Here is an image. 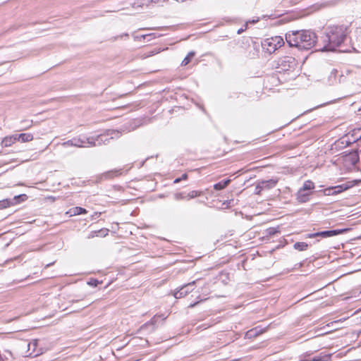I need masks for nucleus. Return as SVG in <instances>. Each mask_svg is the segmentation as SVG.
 <instances>
[{
    "label": "nucleus",
    "mask_w": 361,
    "mask_h": 361,
    "mask_svg": "<svg viewBox=\"0 0 361 361\" xmlns=\"http://www.w3.org/2000/svg\"><path fill=\"white\" fill-rule=\"evenodd\" d=\"M203 195V192L192 190L188 193L182 192V200H189L197 196H200Z\"/></svg>",
    "instance_id": "9d476101"
},
{
    "label": "nucleus",
    "mask_w": 361,
    "mask_h": 361,
    "mask_svg": "<svg viewBox=\"0 0 361 361\" xmlns=\"http://www.w3.org/2000/svg\"><path fill=\"white\" fill-rule=\"evenodd\" d=\"M286 40L290 47L308 50L314 47L317 37L310 30H292L286 34Z\"/></svg>",
    "instance_id": "f257e3e1"
},
{
    "label": "nucleus",
    "mask_w": 361,
    "mask_h": 361,
    "mask_svg": "<svg viewBox=\"0 0 361 361\" xmlns=\"http://www.w3.org/2000/svg\"><path fill=\"white\" fill-rule=\"evenodd\" d=\"M346 29L343 26L329 27L323 36L324 47L322 51H335L346 37Z\"/></svg>",
    "instance_id": "f03ea898"
},
{
    "label": "nucleus",
    "mask_w": 361,
    "mask_h": 361,
    "mask_svg": "<svg viewBox=\"0 0 361 361\" xmlns=\"http://www.w3.org/2000/svg\"><path fill=\"white\" fill-rule=\"evenodd\" d=\"M280 65L282 66L281 68L284 71L290 68H293L295 66V59L294 58L290 56L284 57L281 60Z\"/></svg>",
    "instance_id": "423d86ee"
},
{
    "label": "nucleus",
    "mask_w": 361,
    "mask_h": 361,
    "mask_svg": "<svg viewBox=\"0 0 361 361\" xmlns=\"http://www.w3.org/2000/svg\"><path fill=\"white\" fill-rule=\"evenodd\" d=\"M270 41H271V38L270 39H266L262 42V47L264 49H266V51L267 52H269V54L274 52L277 49L275 44L269 43V42H271Z\"/></svg>",
    "instance_id": "6e6552de"
},
{
    "label": "nucleus",
    "mask_w": 361,
    "mask_h": 361,
    "mask_svg": "<svg viewBox=\"0 0 361 361\" xmlns=\"http://www.w3.org/2000/svg\"><path fill=\"white\" fill-rule=\"evenodd\" d=\"M314 188V183L310 180H307L304 183L303 186L301 190L303 191L310 190Z\"/></svg>",
    "instance_id": "4be33fe9"
},
{
    "label": "nucleus",
    "mask_w": 361,
    "mask_h": 361,
    "mask_svg": "<svg viewBox=\"0 0 361 361\" xmlns=\"http://www.w3.org/2000/svg\"><path fill=\"white\" fill-rule=\"evenodd\" d=\"M352 186H353V185L348 182V183H343L341 185H336L335 190H337V191H338V192L341 193V192L350 188Z\"/></svg>",
    "instance_id": "dca6fc26"
},
{
    "label": "nucleus",
    "mask_w": 361,
    "mask_h": 361,
    "mask_svg": "<svg viewBox=\"0 0 361 361\" xmlns=\"http://www.w3.org/2000/svg\"><path fill=\"white\" fill-rule=\"evenodd\" d=\"M174 197L176 200H178L180 199V194L179 193L174 194Z\"/></svg>",
    "instance_id": "473e14b6"
},
{
    "label": "nucleus",
    "mask_w": 361,
    "mask_h": 361,
    "mask_svg": "<svg viewBox=\"0 0 361 361\" xmlns=\"http://www.w3.org/2000/svg\"><path fill=\"white\" fill-rule=\"evenodd\" d=\"M162 318V320H164L166 317H164V315H155L152 319V321L151 322L154 324L158 322V319L159 318Z\"/></svg>",
    "instance_id": "cd10ccee"
},
{
    "label": "nucleus",
    "mask_w": 361,
    "mask_h": 361,
    "mask_svg": "<svg viewBox=\"0 0 361 361\" xmlns=\"http://www.w3.org/2000/svg\"><path fill=\"white\" fill-rule=\"evenodd\" d=\"M259 183L262 185L263 190H269L274 188L276 185L278 183V179L271 178L269 180H260L259 181Z\"/></svg>",
    "instance_id": "0eeeda50"
},
{
    "label": "nucleus",
    "mask_w": 361,
    "mask_h": 361,
    "mask_svg": "<svg viewBox=\"0 0 361 361\" xmlns=\"http://www.w3.org/2000/svg\"><path fill=\"white\" fill-rule=\"evenodd\" d=\"M195 56V52L194 51H191L188 53V54L182 60V66L188 65L191 61L192 59Z\"/></svg>",
    "instance_id": "f3484780"
},
{
    "label": "nucleus",
    "mask_w": 361,
    "mask_h": 361,
    "mask_svg": "<svg viewBox=\"0 0 361 361\" xmlns=\"http://www.w3.org/2000/svg\"><path fill=\"white\" fill-rule=\"evenodd\" d=\"M160 50L159 49H154V50H152V51H147L146 53L144 54V57L145 58H147V57H150V56H152L158 53H159Z\"/></svg>",
    "instance_id": "393cba45"
},
{
    "label": "nucleus",
    "mask_w": 361,
    "mask_h": 361,
    "mask_svg": "<svg viewBox=\"0 0 361 361\" xmlns=\"http://www.w3.org/2000/svg\"><path fill=\"white\" fill-rule=\"evenodd\" d=\"M27 199V195L25 194L15 196L13 199H4L0 200V209L8 208L13 206L20 202H23Z\"/></svg>",
    "instance_id": "20e7f679"
},
{
    "label": "nucleus",
    "mask_w": 361,
    "mask_h": 361,
    "mask_svg": "<svg viewBox=\"0 0 361 361\" xmlns=\"http://www.w3.org/2000/svg\"><path fill=\"white\" fill-rule=\"evenodd\" d=\"M144 39H146L147 37H156V34L155 33H151V34H148V35H144L142 36Z\"/></svg>",
    "instance_id": "7c9ffc66"
},
{
    "label": "nucleus",
    "mask_w": 361,
    "mask_h": 361,
    "mask_svg": "<svg viewBox=\"0 0 361 361\" xmlns=\"http://www.w3.org/2000/svg\"><path fill=\"white\" fill-rule=\"evenodd\" d=\"M187 178V174H182V180H185Z\"/></svg>",
    "instance_id": "72a5a7b5"
},
{
    "label": "nucleus",
    "mask_w": 361,
    "mask_h": 361,
    "mask_svg": "<svg viewBox=\"0 0 361 361\" xmlns=\"http://www.w3.org/2000/svg\"><path fill=\"white\" fill-rule=\"evenodd\" d=\"M267 232L269 235H274L276 233L278 232V231L275 228H269L268 230H267Z\"/></svg>",
    "instance_id": "c756f323"
},
{
    "label": "nucleus",
    "mask_w": 361,
    "mask_h": 361,
    "mask_svg": "<svg viewBox=\"0 0 361 361\" xmlns=\"http://www.w3.org/2000/svg\"><path fill=\"white\" fill-rule=\"evenodd\" d=\"M309 195L308 192H305L302 190L300 189L297 194V200L300 202H306L309 200Z\"/></svg>",
    "instance_id": "f8f14e48"
},
{
    "label": "nucleus",
    "mask_w": 361,
    "mask_h": 361,
    "mask_svg": "<svg viewBox=\"0 0 361 361\" xmlns=\"http://www.w3.org/2000/svg\"><path fill=\"white\" fill-rule=\"evenodd\" d=\"M121 133L118 130H108L104 134L99 135L96 137H75L73 140L76 145L74 147H89L101 145L102 144H107L111 139L119 137Z\"/></svg>",
    "instance_id": "7ed1b4c3"
},
{
    "label": "nucleus",
    "mask_w": 361,
    "mask_h": 361,
    "mask_svg": "<svg viewBox=\"0 0 361 361\" xmlns=\"http://www.w3.org/2000/svg\"><path fill=\"white\" fill-rule=\"evenodd\" d=\"M240 32H241V30H238V34H240Z\"/></svg>",
    "instance_id": "e433bc0d"
},
{
    "label": "nucleus",
    "mask_w": 361,
    "mask_h": 361,
    "mask_svg": "<svg viewBox=\"0 0 361 361\" xmlns=\"http://www.w3.org/2000/svg\"><path fill=\"white\" fill-rule=\"evenodd\" d=\"M180 181V178H177L175 180H174V183H179Z\"/></svg>",
    "instance_id": "f704fd0d"
},
{
    "label": "nucleus",
    "mask_w": 361,
    "mask_h": 361,
    "mask_svg": "<svg viewBox=\"0 0 361 361\" xmlns=\"http://www.w3.org/2000/svg\"><path fill=\"white\" fill-rule=\"evenodd\" d=\"M264 331H265L264 329H259V327H256L255 329H252L250 330L247 332V334L250 336H257L262 334Z\"/></svg>",
    "instance_id": "6ab92c4d"
},
{
    "label": "nucleus",
    "mask_w": 361,
    "mask_h": 361,
    "mask_svg": "<svg viewBox=\"0 0 361 361\" xmlns=\"http://www.w3.org/2000/svg\"><path fill=\"white\" fill-rule=\"evenodd\" d=\"M194 284L195 281H192V283H188V284L185 285H182V295L183 294V290L185 294L186 295L189 291L190 287L194 286Z\"/></svg>",
    "instance_id": "b1692460"
},
{
    "label": "nucleus",
    "mask_w": 361,
    "mask_h": 361,
    "mask_svg": "<svg viewBox=\"0 0 361 361\" xmlns=\"http://www.w3.org/2000/svg\"><path fill=\"white\" fill-rule=\"evenodd\" d=\"M15 135L17 137V140H21L23 142H30L33 140V135L31 133H21Z\"/></svg>",
    "instance_id": "9b49d317"
},
{
    "label": "nucleus",
    "mask_w": 361,
    "mask_h": 361,
    "mask_svg": "<svg viewBox=\"0 0 361 361\" xmlns=\"http://www.w3.org/2000/svg\"><path fill=\"white\" fill-rule=\"evenodd\" d=\"M231 183L230 179H226L223 181L219 182L214 185V188L216 190H221L224 189Z\"/></svg>",
    "instance_id": "4468645a"
},
{
    "label": "nucleus",
    "mask_w": 361,
    "mask_h": 361,
    "mask_svg": "<svg viewBox=\"0 0 361 361\" xmlns=\"http://www.w3.org/2000/svg\"><path fill=\"white\" fill-rule=\"evenodd\" d=\"M329 5H330V4H329V3H327V2H326V3H324V4H323V7H326V6H328Z\"/></svg>",
    "instance_id": "c9c22d12"
},
{
    "label": "nucleus",
    "mask_w": 361,
    "mask_h": 361,
    "mask_svg": "<svg viewBox=\"0 0 361 361\" xmlns=\"http://www.w3.org/2000/svg\"><path fill=\"white\" fill-rule=\"evenodd\" d=\"M307 246H308L307 244L304 242H298L294 244V248L298 250H300V251H303V250H307Z\"/></svg>",
    "instance_id": "aec40b11"
},
{
    "label": "nucleus",
    "mask_w": 361,
    "mask_h": 361,
    "mask_svg": "<svg viewBox=\"0 0 361 361\" xmlns=\"http://www.w3.org/2000/svg\"><path fill=\"white\" fill-rule=\"evenodd\" d=\"M331 355L329 354H320L314 357L311 361H329Z\"/></svg>",
    "instance_id": "a211bd4d"
},
{
    "label": "nucleus",
    "mask_w": 361,
    "mask_h": 361,
    "mask_svg": "<svg viewBox=\"0 0 361 361\" xmlns=\"http://www.w3.org/2000/svg\"><path fill=\"white\" fill-rule=\"evenodd\" d=\"M122 173L121 169H115L106 172L103 174V177L105 178H111L120 176Z\"/></svg>",
    "instance_id": "ddd939ff"
},
{
    "label": "nucleus",
    "mask_w": 361,
    "mask_h": 361,
    "mask_svg": "<svg viewBox=\"0 0 361 361\" xmlns=\"http://www.w3.org/2000/svg\"><path fill=\"white\" fill-rule=\"evenodd\" d=\"M174 297L177 299L180 298V293H179V291H176L174 293Z\"/></svg>",
    "instance_id": "2f4dec72"
},
{
    "label": "nucleus",
    "mask_w": 361,
    "mask_h": 361,
    "mask_svg": "<svg viewBox=\"0 0 361 361\" xmlns=\"http://www.w3.org/2000/svg\"><path fill=\"white\" fill-rule=\"evenodd\" d=\"M336 187H329L324 190V193L326 195H336L339 194L338 191L337 190H335Z\"/></svg>",
    "instance_id": "412c9836"
},
{
    "label": "nucleus",
    "mask_w": 361,
    "mask_h": 361,
    "mask_svg": "<svg viewBox=\"0 0 361 361\" xmlns=\"http://www.w3.org/2000/svg\"><path fill=\"white\" fill-rule=\"evenodd\" d=\"M73 215H79L82 214H86L87 210L84 208L80 207H75L73 208Z\"/></svg>",
    "instance_id": "5701e85b"
},
{
    "label": "nucleus",
    "mask_w": 361,
    "mask_h": 361,
    "mask_svg": "<svg viewBox=\"0 0 361 361\" xmlns=\"http://www.w3.org/2000/svg\"><path fill=\"white\" fill-rule=\"evenodd\" d=\"M341 233H342L341 230L324 231L317 232V233H311L309 235V238H316V237L329 238V237L340 234Z\"/></svg>",
    "instance_id": "39448f33"
},
{
    "label": "nucleus",
    "mask_w": 361,
    "mask_h": 361,
    "mask_svg": "<svg viewBox=\"0 0 361 361\" xmlns=\"http://www.w3.org/2000/svg\"><path fill=\"white\" fill-rule=\"evenodd\" d=\"M262 190H263L262 187L258 181L256 185V187H255V193L256 195H260Z\"/></svg>",
    "instance_id": "bb28decb"
},
{
    "label": "nucleus",
    "mask_w": 361,
    "mask_h": 361,
    "mask_svg": "<svg viewBox=\"0 0 361 361\" xmlns=\"http://www.w3.org/2000/svg\"><path fill=\"white\" fill-rule=\"evenodd\" d=\"M101 282H99L98 280H97L95 279H90V281L87 282V284L91 286L96 287Z\"/></svg>",
    "instance_id": "a878e982"
},
{
    "label": "nucleus",
    "mask_w": 361,
    "mask_h": 361,
    "mask_svg": "<svg viewBox=\"0 0 361 361\" xmlns=\"http://www.w3.org/2000/svg\"><path fill=\"white\" fill-rule=\"evenodd\" d=\"M74 142H75V141L73 140V139L69 140H68L66 142H64L63 143H62V145L64 146V147H66V146L74 147V145H76Z\"/></svg>",
    "instance_id": "c85d7f7f"
},
{
    "label": "nucleus",
    "mask_w": 361,
    "mask_h": 361,
    "mask_svg": "<svg viewBox=\"0 0 361 361\" xmlns=\"http://www.w3.org/2000/svg\"><path fill=\"white\" fill-rule=\"evenodd\" d=\"M17 141V137L16 135L5 137L1 141V146L4 147L11 146L15 142Z\"/></svg>",
    "instance_id": "1a4fd4ad"
},
{
    "label": "nucleus",
    "mask_w": 361,
    "mask_h": 361,
    "mask_svg": "<svg viewBox=\"0 0 361 361\" xmlns=\"http://www.w3.org/2000/svg\"><path fill=\"white\" fill-rule=\"evenodd\" d=\"M270 42H271L270 43L275 44L277 49L282 47L284 44V41H283V38L280 36H276L274 37H271Z\"/></svg>",
    "instance_id": "2eb2a0df"
}]
</instances>
